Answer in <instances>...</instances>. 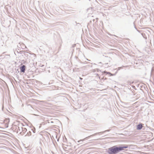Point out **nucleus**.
Instances as JSON below:
<instances>
[{"label":"nucleus","instance_id":"nucleus-1","mask_svg":"<svg viewBox=\"0 0 154 154\" xmlns=\"http://www.w3.org/2000/svg\"><path fill=\"white\" fill-rule=\"evenodd\" d=\"M128 147V146L127 145H122L119 146H115L108 148L107 152L109 154H116Z\"/></svg>","mask_w":154,"mask_h":154},{"label":"nucleus","instance_id":"nucleus-2","mask_svg":"<svg viewBox=\"0 0 154 154\" xmlns=\"http://www.w3.org/2000/svg\"><path fill=\"white\" fill-rule=\"evenodd\" d=\"M109 131V130H106V131H103V132H97V133H96L92 135H91L90 136H88V137H85V138L83 139H82V140H80L79 141H78V143H79L81 141H84L85 140H87V138H89L91 136H95V135L98 134H99V133H103L104 132H106V131Z\"/></svg>","mask_w":154,"mask_h":154},{"label":"nucleus","instance_id":"nucleus-3","mask_svg":"<svg viewBox=\"0 0 154 154\" xmlns=\"http://www.w3.org/2000/svg\"><path fill=\"white\" fill-rule=\"evenodd\" d=\"M26 66L24 65H23L20 68V72L24 73L25 72Z\"/></svg>","mask_w":154,"mask_h":154},{"label":"nucleus","instance_id":"nucleus-4","mask_svg":"<svg viewBox=\"0 0 154 154\" xmlns=\"http://www.w3.org/2000/svg\"><path fill=\"white\" fill-rule=\"evenodd\" d=\"M143 125V124L142 123H140L137 125V129L138 130H140L142 128Z\"/></svg>","mask_w":154,"mask_h":154},{"label":"nucleus","instance_id":"nucleus-5","mask_svg":"<svg viewBox=\"0 0 154 154\" xmlns=\"http://www.w3.org/2000/svg\"><path fill=\"white\" fill-rule=\"evenodd\" d=\"M18 47L19 48H23L25 47V46L24 44L23 43H21L20 44V43H19V45H17Z\"/></svg>","mask_w":154,"mask_h":154},{"label":"nucleus","instance_id":"nucleus-6","mask_svg":"<svg viewBox=\"0 0 154 154\" xmlns=\"http://www.w3.org/2000/svg\"><path fill=\"white\" fill-rule=\"evenodd\" d=\"M104 66L105 67H107L109 66H110L111 65H110L109 63L108 62L106 63V62H105V63L103 64Z\"/></svg>","mask_w":154,"mask_h":154},{"label":"nucleus","instance_id":"nucleus-7","mask_svg":"<svg viewBox=\"0 0 154 154\" xmlns=\"http://www.w3.org/2000/svg\"><path fill=\"white\" fill-rule=\"evenodd\" d=\"M104 73H106V74H108L110 76H113V75H115V74H112L110 72H107L105 71L104 72Z\"/></svg>","mask_w":154,"mask_h":154},{"label":"nucleus","instance_id":"nucleus-8","mask_svg":"<svg viewBox=\"0 0 154 154\" xmlns=\"http://www.w3.org/2000/svg\"><path fill=\"white\" fill-rule=\"evenodd\" d=\"M107 61H108L109 62H110L111 60V58L109 57H106V59H105Z\"/></svg>","mask_w":154,"mask_h":154},{"label":"nucleus","instance_id":"nucleus-9","mask_svg":"<svg viewBox=\"0 0 154 154\" xmlns=\"http://www.w3.org/2000/svg\"><path fill=\"white\" fill-rule=\"evenodd\" d=\"M22 131L24 132L25 133L27 131V129L25 128H22Z\"/></svg>","mask_w":154,"mask_h":154},{"label":"nucleus","instance_id":"nucleus-10","mask_svg":"<svg viewBox=\"0 0 154 154\" xmlns=\"http://www.w3.org/2000/svg\"><path fill=\"white\" fill-rule=\"evenodd\" d=\"M26 135L28 136H29L31 135V132L30 131H29L27 133Z\"/></svg>","mask_w":154,"mask_h":154},{"label":"nucleus","instance_id":"nucleus-11","mask_svg":"<svg viewBox=\"0 0 154 154\" xmlns=\"http://www.w3.org/2000/svg\"><path fill=\"white\" fill-rule=\"evenodd\" d=\"M31 130L33 132L35 133V128H33V129H31Z\"/></svg>","mask_w":154,"mask_h":154},{"label":"nucleus","instance_id":"nucleus-12","mask_svg":"<svg viewBox=\"0 0 154 154\" xmlns=\"http://www.w3.org/2000/svg\"><path fill=\"white\" fill-rule=\"evenodd\" d=\"M122 67H119V68H118V70H119L120 69H122Z\"/></svg>","mask_w":154,"mask_h":154},{"label":"nucleus","instance_id":"nucleus-13","mask_svg":"<svg viewBox=\"0 0 154 154\" xmlns=\"http://www.w3.org/2000/svg\"><path fill=\"white\" fill-rule=\"evenodd\" d=\"M75 45L74 44V45H73V47H74Z\"/></svg>","mask_w":154,"mask_h":154},{"label":"nucleus","instance_id":"nucleus-14","mask_svg":"<svg viewBox=\"0 0 154 154\" xmlns=\"http://www.w3.org/2000/svg\"><path fill=\"white\" fill-rule=\"evenodd\" d=\"M80 79H82V78H81V77H80Z\"/></svg>","mask_w":154,"mask_h":154},{"label":"nucleus","instance_id":"nucleus-15","mask_svg":"<svg viewBox=\"0 0 154 154\" xmlns=\"http://www.w3.org/2000/svg\"><path fill=\"white\" fill-rule=\"evenodd\" d=\"M8 122H9V119H8Z\"/></svg>","mask_w":154,"mask_h":154},{"label":"nucleus","instance_id":"nucleus-16","mask_svg":"<svg viewBox=\"0 0 154 154\" xmlns=\"http://www.w3.org/2000/svg\"><path fill=\"white\" fill-rule=\"evenodd\" d=\"M51 123H53V122H51Z\"/></svg>","mask_w":154,"mask_h":154},{"label":"nucleus","instance_id":"nucleus-17","mask_svg":"<svg viewBox=\"0 0 154 154\" xmlns=\"http://www.w3.org/2000/svg\"><path fill=\"white\" fill-rule=\"evenodd\" d=\"M98 19V18H96V19H97V20Z\"/></svg>","mask_w":154,"mask_h":154},{"label":"nucleus","instance_id":"nucleus-18","mask_svg":"<svg viewBox=\"0 0 154 154\" xmlns=\"http://www.w3.org/2000/svg\"><path fill=\"white\" fill-rule=\"evenodd\" d=\"M134 27L136 29H137L136 28V27H135V26H134Z\"/></svg>","mask_w":154,"mask_h":154},{"label":"nucleus","instance_id":"nucleus-19","mask_svg":"<svg viewBox=\"0 0 154 154\" xmlns=\"http://www.w3.org/2000/svg\"><path fill=\"white\" fill-rule=\"evenodd\" d=\"M87 60L90 61V60H89L88 59H87Z\"/></svg>","mask_w":154,"mask_h":154}]
</instances>
